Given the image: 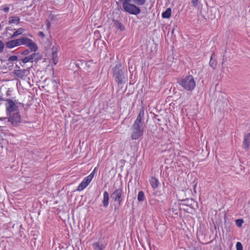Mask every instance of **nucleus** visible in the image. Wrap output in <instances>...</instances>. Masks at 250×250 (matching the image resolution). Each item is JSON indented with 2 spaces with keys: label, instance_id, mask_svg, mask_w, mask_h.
<instances>
[{
  "label": "nucleus",
  "instance_id": "obj_23",
  "mask_svg": "<svg viewBox=\"0 0 250 250\" xmlns=\"http://www.w3.org/2000/svg\"><path fill=\"white\" fill-rule=\"evenodd\" d=\"M243 223V220L242 219H238L235 220L236 225L239 228H241L242 227Z\"/></svg>",
  "mask_w": 250,
  "mask_h": 250
},
{
  "label": "nucleus",
  "instance_id": "obj_3",
  "mask_svg": "<svg viewBox=\"0 0 250 250\" xmlns=\"http://www.w3.org/2000/svg\"><path fill=\"white\" fill-rule=\"evenodd\" d=\"M178 83L184 89L189 91L194 89L196 85L193 77L190 75L180 79Z\"/></svg>",
  "mask_w": 250,
  "mask_h": 250
},
{
  "label": "nucleus",
  "instance_id": "obj_21",
  "mask_svg": "<svg viewBox=\"0 0 250 250\" xmlns=\"http://www.w3.org/2000/svg\"><path fill=\"white\" fill-rule=\"evenodd\" d=\"M138 200L140 202L144 201L145 199V196L144 192L143 191H140L138 193Z\"/></svg>",
  "mask_w": 250,
  "mask_h": 250
},
{
  "label": "nucleus",
  "instance_id": "obj_28",
  "mask_svg": "<svg viewBox=\"0 0 250 250\" xmlns=\"http://www.w3.org/2000/svg\"><path fill=\"white\" fill-rule=\"evenodd\" d=\"M4 44L1 41H0V53H1L4 48Z\"/></svg>",
  "mask_w": 250,
  "mask_h": 250
},
{
  "label": "nucleus",
  "instance_id": "obj_17",
  "mask_svg": "<svg viewBox=\"0 0 250 250\" xmlns=\"http://www.w3.org/2000/svg\"><path fill=\"white\" fill-rule=\"evenodd\" d=\"M171 9L170 8H167L165 12L162 13V17L163 18L168 19L171 17Z\"/></svg>",
  "mask_w": 250,
  "mask_h": 250
},
{
  "label": "nucleus",
  "instance_id": "obj_24",
  "mask_svg": "<svg viewBox=\"0 0 250 250\" xmlns=\"http://www.w3.org/2000/svg\"><path fill=\"white\" fill-rule=\"evenodd\" d=\"M18 60V58L17 56L13 55L8 58V62H14L17 61Z\"/></svg>",
  "mask_w": 250,
  "mask_h": 250
},
{
  "label": "nucleus",
  "instance_id": "obj_34",
  "mask_svg": "<svg viewBox=\"0 0 250 250\" xmlns=\"http://www.w3.org/2000/svg\"><path fill=\"white\" fill-rule=\"evenodd\" d=\"M15 67L17 68L18 69H20V66L17 64L16 65Z\"/></svg>",
  "mask_w": 250,
  "mask_h": 250
},
{
  "label": "nucleus",
  "instance_id": "obj_8",
  "mask_svg": "<svg viewBox=\"0 0 250 250\" xmlns=\"http://www.w3.org/2000/svg\"><path fill=\"white\" fill-rule=\"evenodd\" d=\"M59 47L58 46L53 45L51 49V59L54 65H56L59 61L58 52L59 51Z\"/></svg>",
  "mask_w": 250,
  "mask_h": 250
},
{
  "label": "nucleus",
  "instance_id": "obj_9",
  "mask_svg": "<svg viewBox=\"0 0 250 250\" xmlns=\"http://www.w3.org/2000/svg\"><path fill=\"white\" fill-rule=\"evenodd\" d=\"M13 73L18 78H20L22 80H24L25 77L29 75V71L27 69H15L13 71Z\"/></svg>",
  "mask_w": 250,
  "mask_h": 250
},
{
  "label": "nucleus",
  "instance_id": "obj_12",
  "mask_svg": "<svg viewBox=\"0 0 250 250\" xmlns=\"http://www.w3.org/2000/svg\"><path fill=\"white\" fill-rule=\"evenodd\" d=\"M243 146L245 150H248L249 149L250 146V132L244 136Z\"/></svg>",
  "mask_w": 250,
  "mask_h": 250
},
{
  "label": "nucleus",
  "instance_id": "obj_19",
  "mask_svg": "<svg viewBox=\"0 0 250 250\" xmlns=\"http://www.w3.org/2000/svg\"><path fill=\"white\" fill-rule=\"evenodd\" d=\"M213 55H214V54H213L210 57V61L209 62V65L213 69H215L217 66V62L215 60H213Z\"/></svg>",
  "mask_w": 250,
  "mask_h": 250
},
{
  "label": "nucleus",
  "instance_id": "obj_26",
  "mask_svg": "<svg viewBox=\"0 0 250 250\" xmlns=\"http://www.w3.org/2000/svg\"><path fill=\"white\" fill-rule=\"evenodd\" d=\"M236 250H243V246L241 242H237L236 244Z\"/></svg>",
  "mask_w": 250,
  "mask_h": 250
},
{
  "label": "nucleus",
  "instance_id": "obj_33",
  "mask_svg": "<svg viewBox=\"0 0 250 250\" xmlns=\"http://www.w3.org/2000/svg\"><path fill=\"white\" fill-rule=\"evenodd\" d=\"M2 10L5 12H8L9 11V8L8 7H3V8L2 9Z\"/></svg>",
  "mask_w": 250,
  "mask_h": 250
},
{
  "label": "nucleus",
  "instance_id": "obj_27",
  "mask_svg": "<svg viewBox=\"0 0 250 250\" xmlns=\"http://www.w3.org/2000/svg\"><path fill=\"white\" fill-rule=\"evenodd\" d=\"M96 167H95L94 170L92 171V172L89 174L88 175V176H87V177H91V180H92V179L93 178L94 176V175H95V171H96Z\"/></svg>",
  "mask_w": 250,
  "mask_h": 250
},
{
  "label": "nucleus",
  "instance_id": "obj_20",
  "mask_svg": "<svg viewBox=\"0 0 250 250\" xmlns=\"http://www.w3.org/2000/svg\"><path fill=\"white\" fill-rule=\"evenodd\" d=\"M114 21L115 26H116V28L120 29L121 30H124L125 27L121 22L117 20H115Z\"/></svg>",
  "mask_w": 250,
  "mask_h": 250
},
{
  "label": "nucleus",
  "instance_id": "obj_22",
  "mask_svg": "<svg viewBox=\"0 0 250 250\" xmlns=\"http://www.w3.org/2000/svg\"><path fill=\"white\" fill-rule=\"evenodd\" d=\"M133 1L138 5H143L145 3L146 0H133Z\"/></svg>",
  "mask_w": 250,
  "mask_h": 250
},
{
  "label": "nucleus",
  "instance_id": "obj_15",
  "mask_svg": "<svg viewBox=\"0 0 250 250\" xmlns=\"http://www.w3.org/2000/svg\"><path fill=\"white\" fill-rule=\"evenodd\" d=\"M149 183L151 187L153 188H158L159 185V181L158 180L154 177H151L149 180Z\"/></svg>",
  "mask_w": 250,
  "mask_h": 250
},
{
  "label": "nucleus",
  "instance_id": "obj_32",
  "mask_svg": "<svg viewBox=\"0 0 250 250\" xmlns=\"http://www.w3.org/2000/svg\"><path fill=\"white\" fill-rule=\"evenodd\" d=\"M29 51L28 49H26L22 52V54L24 55H27L29 54Z\"/></svg>",
  "mask_w": 250,
  "mask_h": 250
},
{
  "label": "nucleus",
  "instance_id": "obj_13",
  "mask_svg": "<svg viewBox=\"0 0 250 250\" xmlns=\"http://www.w3.org/2000/svg\"><path fill=\"white\" fill-rule=\"evenodd\" d=\"M37 56V53H34L28 56L24 57L21 60V61L24 63H26L28 62H34V58Z\"/></svg>",
  "mask_w": 250,
  "mask_h": 250
},
{
  "label": "nucleus",
  "instance_id": "obj_4",
  "mask_svg": "<svg viewBox=\"0 0 250 250\" xmlns=\"http://www.w3.org/2000/svg\"><path fill=\"white\" fill-rule=\"evenodd\" d=\"M125 11L131 15H137L141 12L140 8L130 3L131 0H119Z\"/></svg>",
  "mask_w": 250,
  "mask_h": 250
},
{
  "label": "nucleus",
  "instance_id": "obj_29",
  "mask_svg": "<svg viewBox=\"0 0 250 250\" xmlns=\"http://www.w3.org/2000/svg\"><path fill=\"white\" fill-rule=\"evenodd\" d=\"M170 210L172 211V212H173L172 215L173 214L177 215H178V212L177 209H175L173 208H172Z\"/></svg>",
  "mask_w": 250,
  "mask_h": 250
},
{
  "label": "nucleus",
  "instance_id": "obj_6",
  "mask_svg": "<svg viewBox=\"0 0 250 250\" xmlns=\"http://www.w3.org/2000/svg\"><path fill=\"white\" fill-rule=\"evenodd\" d=\"M123 195V188H120L116 189L111 194V197L115 202H117L119 205L122 201V196Z\"/></svg>",
  "mask_w": 250,
  "mask_h": 250
},
{
  "label": "nucleus",
  "instance_id": "obj_10",
  "mask_svg": "<svg viewBox=\"0 0 250 250\" xmlns=\"http://www.w3.org/2000/svg\"><path fill=\"white\" fill-rule=\"evenodd\" d=\"M92 180H91V177H85L81 183L79 185L77 188V190L81 191L85 188L90 183Z\"/></svg>",
  "mask_w": 250,
  "mask_h": 250
},
{
  "label": "nucleus",
  "instance_id": "obj_38",
  "mask_svg": "<svg viewBox=\"0 0 250 250\" xmlns=\"http://www.w3.org/2000/svg\"><path fill=\"white\" fill-rule=\"evenodd\" d=\"M28 36H29V37H32V35H31V34L29 35Z\"/></svg>",
  "mask_w": 250,
  "mask_h": 250
},
{
  "label": "nucleus",
  "instance_id": "obj_16",
  "mask_svg": "<svg viewBox=\"0 0 250 250\" xmlns=\"http://www.w3.org/2000/svg\"><path fill=\"white\" fill-rule=\"evenodd\" d=\"M20 18L16 16H12L9 18V23L15 24L16 25L19 23Z\"/></svg>",
  "mask_w": 250,
  "mask_h": 250
},
{
  "label": "nucleus",
  "instance_id": "obj_5",
  "mask_svg": "<svg viewBox=\"0 0 250 250\" xmlns=\"http://www.w3.org/2000/svg\"><path fill=\"white\" fill-rule=\"evenodd\" d=\"M112 71L113 75L116 79L118 84H122L124 77V69L122 67L121 64H116L113 68Z\"/></svg>",
  "mask_w": 250,
  "mask_h": 250
},
{
  "label": "nucleus",
  "instance_id": "obj_2",
  "mask_svg": "<svg viewBox=\"0 0 250 250\" xmlns=\"http://www.w3.org/2000/svg\"><path fill=\"white\" fill-rule=\"evenodd\" d=\"M25 45L31 51L36 52L38 47L37 44L31 39L27 37H21L18 39L11 40L5 43L6 47L11 49L20 45Z\"/></svg>",
  "mask_w": 250,
  "mask_h": 250
},
{
  "label": "nucleus",
  "instance_id": "obj_1",
  "mask_svg": "<svg viewBox=\"0 0 250 250\" xmlns=\"http://www.w3.org/2000/svg\"><path fill=\"white\" fill-rule=\"evenodd\" d=\"M144 115L145 111L144 108L142 107L131 127V137L132 140L138 139L144 133L145 128L144 122Z\"/></svg>",
  "mask_w": 250,
  "mask_h": 250
},
{
  "label": "nucleus",
  "instance_id": "obj_36",
  "mask_svg": "<svg viewBox=\"0 0 250 250\" xmlns=\"http://www.w3.org/2000/svg\"><path fill=\"white\" fill-rule=\"evenodd\" d=\"M5 119H6V118H0V120H4Z\"/></svg>",
  "mask_w": 250,
  "mask_h": 250
},
{
  "label": "nucleus",
  "instance_id": "obj_25",
  "mask_svg": "<svg viewBox=\"0 0 250 250\" xmlns=\"http://www.w3.org/2000/svg\"><path fill=\"white\" fill-rule=\"evenodd\" d=\"M149 202L150 205L154 206L158 203L159 201L157 199L152 198L149 201Z\"/></svg>",
  "mask_w": 250,
  "mask_h": 250
},
{
  "label": "nucleus",
  "instance_id": "obj_11",
  "mask_svg": "<svg viewBox=\"0 0 250 250\" xmlns=\"http://www.w3.org/2000/svg\"><path fill=\"white\" fill-rule=\"evenodd\" d=\"M10 117L8 121L14 125H17L21 122V116L18 112H16L13 115H8Z\"/></svg>",
  "mask_w": 250,
  "mask_h": 250
},
{
  "label": "nucleus",
  "instance_id": "obj_18",
  "mask_svg": "<svg viewBox=\"0 0 250 250\" xmlns=\"http://www.w3.org/2000/svg\"><path fill=\"white\" fill-rule=\"evenodd\" d=\"M25 31V29L23 28H19L16 30L13 34L11 36L12 38L16 37L19 35L22 34Z\"/></svg>",
  "mask_w": 250,
  "mask_h": 250
},
{
  "label": "nucleus",
  "instance_id": "obj_35",
  "mask_svg": "<svg viewBox=\"0 0 250 250\" xmlns=\"http://www.w3.org/2000/svg\"><path fill=\"white\" fill-rule=\"evenodd\" d=\"M2 101V98L1 97V96L0 95V102H1Z\"/></svg>",
  "mask_w": 250,
  "mask_h": 250
},
{
  "label": "nucleus",
  "instance_id": "obj_7",
  "mask_svg": "<svg viewBox=\"0 0 250 250\" xmlns=\"http://www.w3.org/2000/svg\"><path fill=\"white\" fill-rule=\"evenodd\" d=\"M6 101V109L7 115H10L12 112L17 110L18 106L11 99H7Z\"/></svg>",
  "mask_w": 250,
  "mask_h": 250
},
{
  "label": "nucleus",
  "instance_id": "obj_30",
  "mask_svg": "<svg viewBox=\"0 0 250 250\" xmlns=\"http://www.w3.org/2000/svg\"><path fill=\"white\" fill-rule=\"evenodd\" d=\"M38 35L42 38H43L45 37L44 34L42 31H40L38 33Z\"/></svg>",
  "mask_w": 250,
  "mask_h": 250
},
{
  "label": "nucleus",
  "instance_id": "obj_31",
  "mask_svg": "<svg viewBox=\"0 0 250 250\" xmlns=\"http://www.w3.org/2000/svg\"><path fill=\"white\" fill-rule=\"evenodd\" d=\"M192 3L194 6H196L198 3V0H191Z\"/></svg>",
  "mask_w": 250,
  "mask_h": 250
},
{
  "label": "nucleus",
  "instance_id": "obj_14",
  "mask_svg": "<svg viewBox=\"0 0 250 250\" xmlns=\"http://www.w3.org/2000/svg\"><path fill=\"white\" fill-rule=\"evenodd\" d=\"M109 194L108 193L105 191L103 194V203L104 207L106 208L109 205Z\"/></svg>",
  "mask_w": 250,
  "mask_h": 250
},
{
  "label": "nucleus",
  "instance_id": "obj_37",
  "mask_svg": "<svg viewBox=\"0 0 250 250\" xmlns=\"http://www.w3.org/2000/svg\"><path fill=\"white\" fill-rule=\"evenodd\" d=\"M196 185H195V186H194V191H195V188H196Z\"/></svg>",
  "mask_w": 250,
  "mask_h": 250
}]
</instances>
